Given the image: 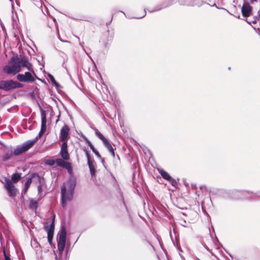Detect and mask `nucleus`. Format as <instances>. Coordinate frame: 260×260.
I'll return each instance as SVG.
<instances>
[{
    "label": "nucleus",
    "instance_id": "obj_1",
    "mask_svg": "<svg viewBox=\"0 0 260 260\" xmlns=\"http://www.w3.org/2000/svg\"><path fill=\"white\" fill-rule=\"evenodd\" d=\"M9 65L5 66L4 71L8 74L15 75L22 71V68H26L28 71L24 74H18L17 79L21 82L32 83L36 81L37 76L32 64L24 56H13L11 58Z\"/></svg>",
    "mask_w": 260,
    "mask_h": 260
},
{
    "label": "nucleus",
    "instance_id": "obj_2",
    "mask_svg": "<svg viewBox=\"0 0 260 260\" xmlns=\"http://www.w3.org/2000/svg\"><path fill=\"white\" fill-rule=\"evenodd\" d=\"M69 192L67 193V188L64 183L61 186V205L64 208L67 206V202L72 200L74 196V191L76 185V180L74 177H71L68 182Z\"/></svg>",
    "mask_w": 260,
    "mask_h": 260
},
{
    "label": "nucleus",
    "instance_id": "obj_3",
    "mask_svg": "<svg viewBox=\"0 0 260 260\" xmlns=\"http://www.w3.org/2000/svg\"><path fill=\"white\" fill-rule=\"evenodd\" d=\"M22 87V84L13 80L0 81V89L6 91Z\"/></svg>",
    "mask_w": 260,
    "mask_h": 260
},
{
    "label": "nucleus",
    "instance_id": "obj_4",
    "mask_svg": "<svg viewBox=\"0 0 260 260\" xmlns=\"http://www.w3.org/2000/svg\"><path fill=\"white\" fill-rule=\"evenodd\" d=\"M37 140L38 137H36L34 140L26 141L22 144V146H18L14 149V151L13 152L14 155H18L27 151L34 146L35 143L37 142Z\"/></svg>",
    "mask_w": 260,
    "mask_h": 260
},
{
    "label": "nucleus",
    "instance_id": "obj_5",
    "mask_svg": "<svg viewBox=\"0 0 260 260\" xmlns=\"http://www.w3.org/2000/svg\"><path fill=\"white\" fill-rule=\"evenodd\" d=\"M4 186L7 191L9 197H14L16 196L17 193V188L13 183L12 181L7 177H4Z\"/></svg>",
    "mask_w": 260,
    "mask_h": 260
},
{
    "label": "nucleus",
    "instance_id": "obj_6",
    "mask_svg": "<svg viewBox=\"0 0 260 260\" xmlns=\"http://www.w3.org/2000/svg\"><path fill=\"white\" fill-rule=\"evenodd\" d=\"M95 135L96 136L102 141L104 146L107 148V149L110 152L111 155L113 157H115V152L113 148L111 145L110 143L109 142L108 139L106 138L103 134H102L99 131H96Z\"/></svg>",
    "mask_w": 260,
    "mask_h": 260
},
{
    "label": "nucleus",
    "instance_id": "obj_7",
    "mask_svg": "<svg viewBox=\"0 0 260 260\" xmlns=\"http://www.w3.org/2000/svg\"><path fill=\"white\" fill-rule=\"evenodd\" d=\"M55 216L53 218L51 223L49 225V226H45L44 229L47 232V238L48 242L50 244H51L52 243V240L53 238L54 231L55 228Z\"/></svg>",
    "mask_w": 260,
    "mask_h": 260
},
{
    "label": "nucleus",
    "instance_id": "obj_8",
    "mask_svg": "<svg viewBox=\"0 0 260 260\" xmlns=\"http://www.w3.org/2000/svg\"><path fill=\"white\" fill-rule=\"evenodd\" d=\"M69 160H64L63 158H57L55 160L56 165L68 170L69 173L72 171V164L68 162Z\"/></svg>",
    "mask_w": 260,
    "mask_h": 260
},
{
    "label": "nucleus",
    "instance_id": "obj_9",
    "mask_svg": "<svg viewBox=\"0 0 260 260\" xmlns=\"http://www.w3.org/2000/svg\"><path fill=\"white\" fill-rule=\"evenodd\" d=\"M70 128L67 125H64L60 130V140L62 142H67L69 136Z\"/></svg>",
    "mask_w": 260,
    "mask_h": 260
},
{
    "label": "nucleus",
    "instance_id": "obj_10",
    "mask_svg": "<svg viewBox=\"0 0 260 260\" xmlns=\"http://www.w3.org/2000/svg\"><path fill=\"white\" fill-rule=\"evenodd\" d=\"M60 155L64 160H70V156L68 151V143L67 142H62L61 145L60 151Z\"/></svg>",
    "mask_w": 260,
    "mask_h": 260
},
{
    "label": "nucleus",
    "instance_id": "obj_11",
    "mask_svg": "<svg viewBox=\"0 0 260 260\" xmlns=\"http://www.w3.org/2000/svg\"><path fill=\"white\" fill-rule=\"evenodd\" d=\"M41 128L38 136L37 137L38 139L42 137L46 130V116L44 112H42L41 113Z\"/></svg>",
    "mask_w": 260,
    "mask_h": 260
},
{
    "label": "nucleus",
    "instance_id": "obj_12",
    "mask_svg": "<svg viewBox=\"0 0 260 260\" xmlns=\"http://www.w3.org/2000/svg\"><path fill=\"white\" fill-rule=\"evenodd\" d=\"M252 7L248 3H244L241 9L242 15L245 17L250 16L252 13Z\"/></svg>",
    "mask_w": 260,
    "mask_h": 260
},
{
    "label": "nucleus",
    "instance_id": "obj_13",
    "mask_svg": "<svg viewBox=\"0 0 260 260\" xmlns=\"http://www.w3.org/2000/svg\"><path fill=\"white\" fill-rule=\"evenodd\" d=\"M34 178H37L38 179H40V177L38 174L37 173H34L32 174L31 177L30 178H28L26 181L25 183V190H24V193H26L27 191V189H28L29 187L30 186L31 182H32V179Z\"/></svg>",
    "mask_w": 260,
    "mask_h": 260
},
{
    "label": "nucleus",
    "instance_id": "obj_14",
    "mask_svg": "<svg viewBox=\"0 0 260 260\" xmlns=\"http://www.w3.org/2000/svg\"><path fill=\"white\" fill-rule=\"evenodd\" d=\"M59 238L57 241H66L67 232L66 229L64 226L61 229L60 232L58 234Z\"/></svg>",
    "mask_w": 260,
    "mask_h": 260
},
{
    "label": "nucleus",
    "instance_id": "obj_15",
    "mask_svg": "<svg viewBox=\"0 0 260 260\" xmlns=\"http://www.w3.org/2000/svg\"><path fill=\"white\" fill-rule=\"evenodd\" d=\"M158 173L161 175V177L165 180H168L170 179L171 176L170 174L167 172L165 170L161 168H157Z\"/></svg>",
    "mask_w": 260,
    "mask_h": 260
},
{
    "label": "nucleus",
    "instance_id": "obj_16",
    "mask_svg": "<svg viewBox=\"0 0 260 260\" xmlns=\"http://www.w3.org/2000/svg\"><path fill=\"white\" fill-rule=\"evenodd\" d=\"M29 208L33 210H36L38 207V202L32 199L29 200Z\"/></svg>",
    "mask_w": 260,
    "mask_h": 260
},
{
    "label": "nucleus",
    "instance_id": "obj_17",
    "mask_svg": "<svg viewBox=\"0 0 260 260\" xmlns=\"http://www.w3.org/2000/svg\"><path fill=\"white\" fill-rule=\"evenodd\" d=\"M66 241H57V247L59 254L61 255L64 250Z\"/></svg>",
    "mask_w": 260,
    "mask_h": 260
},
{
    "label": "nucleus",
    "instance_id": "obj_18",
    "mask_svg": "<svg viewBox=\"0 0 260 260\" xmlns=\"http://www.w3.org/2000/svg\"><path fill=\"white\" fill-rule=\"evenodd\" d=\"M13 155L14 154L12 151H8L2 156V160L6 161L12 158Z\"/></svg>",
    "mask_w": 260,
    "mask_h": 260
},
{
    "label": "nucleus",
    "instance_id": "obj_19",
    "mask_svg": "<svg viewBox=\"0 0 260 260\" xmlns=\"http://www.w3.org/2000/svg\"><path fill=\"white\" fill-rule=\"evenodd\" d=\"M94 161H93L89 162L88 163H87L88 166L89 168V170H90V174H91V175L92 177L95 176V169L94 166Z\"/></svg>",
    "mask_w": 260,
    "mask_h": 260
},
{
    "label": "nucleus",
    "instance_id": "obj_20",
    "mask_svg": "<svg viewBox=\"0 0 260 260\" xmlns=\"http://www.w3.org/2000/svg\"><path fill=\"white\" fill-rule=\"evenodd\" d=\"M21 179V174L19 173H14L12 175L11 177V181L13 183H16L18 182Z\"/></svg>",
    "mask_w": 260,
    "mask_h": 260
},
{
    "label": "nucleus",
    "instance_id": "obj_21",
    "mask_svg": "<svg viewBox=\"0 0 260 260\" xmlns=\"http://www.w3.org/2000/svg\"><path fill=\"white\" fill-rule=\"evenodd\" d=\"M170 183L174 187H175V188H177V186L178 185V181L176 180L174 178H173L172 177L170 178V179H169L168 180Z\"/></svg>",
    "mask_w": 260,
    "mask_h": 260
},
{
    "label": "nucleus",
    "instance_id": "obj_22",
    "mask_svg": "<svg viewBox=\"0 0 260 260\" xmlns=\"http://www.w3.org/2000/svg\"><path fill=\"white\" fill-rule=\"evenodd\" d=\"M49 77L53 85H54L56 87H58L59 86L58 83L56 82L55 78H54V77L52 75H49Z\"/></svg>",
    "mask_w": 260,
    "mask_h": 260
},
{
    "label": "nucleus",
    "instance_id": "obj_23",
    "mask_svg": "<svg viewBox=\"0 0 260 260\" xmlns=\"http://www.w3.org/2000/svg\"><path fill=\"white\" fill-rule=\"evenodd\" d=\"M84 152H85V155H86V156L87 157V163H88L89 162H91V161H93V160H91V157H90V155L89 154V152L88 151L86 150H84Z\"/></svg>",
    "mask_w": 260,
    "mask_h": 260
},
{
    "label": "nucleus",
    "instance_id": "obj_24",
    "mask_svg": "<svg viewBox=\"0 0 260 260\" xmlns=\"http://www.w3.org/2000/svg\"><path fill=\"white\" fill-rule=\"evenodd\" d=\"M55 163H56L55 160L51 159H47L45 161L46 164L50 166H53L55 164Z\"/></svg>",
    "mask_w": 260,
    "mask_h": 260
},
{
    "label": "nucleus",
    "instance_id": "obj_25",
    "mask_svg": "<svg viewBox=\"0 0 260 260\" xmlns=\"http://www.w3.org/2000/svg\"><path fill=\"white\" fill-rule=\"evenodd\" d=\"M3 253H4V255L5 257V260H11V258H10V257L7 255L5 249L3 251Z\"/></svg>",
    "mask_w": 260,
    "mask_h": 260
},
{
    "label": "nucleus",
    "instance_id": "obj_26",
    "mask_svg": "<svg viewBox=\"0 0 260 260\" xmlns=\"http://www.w3.org/2000/svg\"><path fill=\"white\" fill-rule=\"evenodd\" d=\"M95 155L99 158H101V154L99 153V152L96 150L94 152H93Z\"/></svg>",
    "mask_w": 260,
    "mask_h": 260
},
{
    "label": "nucleus",
    "instance_id": "obj_27",
    "mask_svg": "<svg viewBox=\"0 0 260 260\" xmlns=\"http://www.w3.org/2000/svg\"><path fill=\"white\" fill-rule=\"evenodd\" d=\"M90 148L92 150L93 152H94L95 151H96V150L95 149V148L94 147L93 145L91 146H90Z\"/></svg>",
    "mask_w": 260,
    "mask_h": 260
},
{
    "label": "nucleus",
    "instance_id": "obj_28",
    "mask_svg": "<svg viewBox=\"0 0 260 260\" xmlns=\"http://www.w3.org/2000/svg\"><path fill=\"white\" fill-rule=\"evenodd\" d=\"M86 142L88 144V146L90 147V146H91L92 145V144H91V143L88 140H86Z\"/></svg>",
    "mask_w": 260,
    "mask_h": 260
},
{
    "label": "nucleus",
    "instance_id": "obj_29",
    "mask_svg": "<svg viewBox=\"0 0 260 260\" xmlns=\"http://www.w3.org/2000/svg\"><path fill=\"white\" fill-rule=\"evenodd\" d=\"M38 190L39 192H40L41 190V185L38 186Z\"/></svg>",
    "mask_w": 260,
    "mask_h": 260
},
{
    "label": "nucleus",
    "instance_id": "obj_30",
    "mask_svg": "<svg viewBox=\"0 0 260 260\" xmlns=\"http://www.w3.org/2000/svg\"><path fill=\"white\" fill-rule=\"evenodd\" d=\"M55 254V260H58L57 255L56 254Z\"/></svg>",
    "mask_w": 260,
    "mask_h": 260
}]
</instances>
